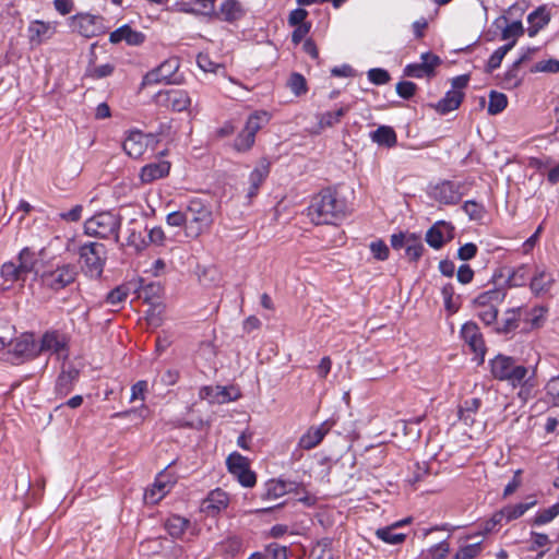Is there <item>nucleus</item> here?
Wrapping results in <instances>:
<instances>
[{"instance_id": "49", "label": "nucleus", "mask_w": 559, "mask_h": 559, "mask_svg": "<svg viewBox=\"0 0 559 559\" xmlns=\"http://www.w3.org/2000/svg\"><path fill=\"white\" fill-rule=\"evenodd\" d=\"M531 72L538 73V72H546V73H558L559 72V61L557 59H548V60H542L536 62L532 69Z\"/></svg>"}, {"instance_id": "14", "label": "nucleus", "mask_w": 559, "mask_h": 559, "mask_svg": "<svg viewBox=\"0 0 559 559\" xmlns=\"http://www.w3.org/2000/svg\"><path fill=\"white\" fill-rule=\"evenodd\" d=\"M152 140V134H144L139 130L130 131L123 142V150L130 157L139 158L144 154Z\"/></svg>"}, {"instance_id": "13", "label": "nucleus", "mask_w": 559, "mask_h": 559, "mask_svg": "<svg viewBox=\"0 0 559 559\" xmlns=\"http://www.w3.org/2000/svg\"><path fill=\"white\" fill-rule=\"evenodd\" d=\"M199 395L202 400H207L210 403L224 404L237 400L240 393L237 389L230 386H203Z\"/></svg>"}, {"instance_id": "23", "label": "nucleus", "mask_w": 559, "mask_h": 559, "mask_svg": "<svg viewBox=\"0 0 559 559\" xmlns=\"http://www.w3.org/2000/svg\"><path fill=\"white\" fill-rule=\"evenodd\" d=\"M432 193L436 200L444 204H454L461 200L459 187L451 181L436 186Z\"/></svg>"}, {"instance_id": "53", "label": "nucleus", "mask_w": 559, "mask_h": 559, "mask_svg": "<svg viewBox=\"0 0 559 559\" xmlns=\"http://www.w3.org/2000/svg\"><path fill=\"white\" fill-rule=\"evenodd\" d=\"M432 63H415L405 68V74L413 78H423L431 74Z\"/></svg>"}, {"instance_id": "51", "label": "nucleus", "mask_w": 559, "mask_h": 559, "mask_svg": "<svg viewBox=\"0 0 559 559\" xmlns=\"http://www.w3.org/2000/svg\"><path fill=\"white\" fill-rule=\"evenodd\" d=\"M129 292L130 289L127 285L118 286L107 295V302L112 306H118L127 299Z\"/></svg>"}, {"instance_id": "27", "label": "nucleus", "mask_w": 559, "mask_h": 559, "mask_svg": "<svg viewBox=\"0 0 559 559\" xmlns=\"http://www.w3.org/2000/svg\"><path fill=\"white\" fill-rule=\"evenodd\" d=\"M550 21V12L546 7H539L528 14L527 22L530 24L528 35L534 37Z\"/></svg>"}, {"instance_id": "1", "label": "nucleus", "mask_w": 559, "mask_h": 559, "mask_svg": "<svg viewBox=\"0 0 559 559\" xmlns=\"http://www.w3.org/2000/svg\"><path fill=\"white\" fill-rule=\"evenodd\" d=\"M310 219L317 224H336L346 215V203L331 189L322 190L313 197L308 207Z\"/></svg>"}, {"instance_id": "48", "label": "nucleus", "mask_w": 559, "mask_h": 559, "mask_svg": "<svg viewBox=\"0 0 559 559\" xmlns=\"http://www.w3.org/2000/svg\"><path fill=\"white\" fill-rule=\"evenodd\" d=\"M255 136L249 133L245 128L243 130L238 134V136L235 140L234 147L238 152H246L252 147L254 144Z\"/></svg>"}, {"instance_id": "60", "label": "nucleus", "mask_w": 559, "mask_h": 559, "mask_svg": "<svg viewBox=\"0 0 559 559\" xmlns=\"http://www.w3.org/2000/svg\"><path fill=\"white\" fill-rule=\"evenodd\" d=\"M454 289L452 285H445L442 288V296L445 307L449 311L455 312L457 310L456 304L453 301Z\"/></svg>"}, {"instance_id": "57", "label": "nucleus", "mask_w": 559, "mask_h": 559, "mask_svg": "<svg viewBox=\"0 0 559 559\" xmlns=\"http://www.w3.org/2000/svg\"><path fill=\"white\" fill-rule=\"evenodd\" d=\"M82 213H83V206L78 204L69 211L60 212L59 217H60V219H62L64 222L74 223V222H79L81 219Z\"/></svg>"}, {"instance_id": "44", "label": "nucleus", "mask_w": 559, "mask_h": 559, "mask_svg": "<svg viewBox=\"0 0 559 559\" xmlns=\"http://www.w3.org/2000/svg\"><path fill=\"white\" fill-rule=\"evenodd\" d=\"M507 96L502 93L492 91L489 95V104L487 108L488 114L498 115L507 107Z\"/></svg>"}, {"instance_id": "33", "label": "nucleus", "mask_w": 559, "mask_h": 559, "mask_svg": "<svg viewBox=\"0 0 559 559\" xmlns=\"http://www.w3.org/2000/svg\"><path fill=\"white\" fill-rule=\"evenodd\" d=\"M370 136L373 142L388 147H391L396 143V134L391 127H379L370 134Z\"/></svg>"}, {"instance_id": "2", "label": "nucleus", "mask_w": 559, "mask_h": 559, "mask_svg": "<svg viewBox=\"0 0 559 559\" xmlns=\"http://www.w3.org/2000/svg\"><path fill=\"white\" fill-rule=\"evenodd\" d=\"M490 371L495 379L508 381L512 386L528 385L534 371L519 365L512 357L497 355L490 360Z\"/></svg>"}, {"instance_id": "52", "label": "nucleus", "mask_w": 559, "mask_h": 559, "mask_svg": "<svg viewBox=\"0 0 559 559\" xmlns=\"http://www.w3.org/2000/svg\"><path fill=\"white\" fill-rule=\"evenodd\" d=\"M520 67V64L514 62L512 67L506 72L503 79V84L506 87L513 88L521 84L522 79L519 74Z\"/></svg>"}, {"instance_id": "63", "label": "nucleus", "mask_w": 559, "mask_h": 559, "mask_svg": "<svg viewBox=\"0 0 559 559\" xmlns=\"http://www.w3.org/2000/svg\"><path fill=\"white\" fill-rule=\"evenodd\" d=\"M147 389V382L146 381H138L131 388V396L130 402H134L136 400H144V394Z\"/></svg>"}, {"instance_id": "46", "label": "nucleus", "mask_w": 559, "mask_h": 559, "mask_svg": "<svg viewBox=\"0 0 559 559\" xmlns=\"http://www.w3.org/2000/svg\"><path fill=\"white\" fill-rule=\"evenodd\" d=\"M163 292V287L158 283H151L142 286L139 292V297L143 298L144 301L154 304L155 299H158Z\"/></svg>"}, {"instance_id": "29", "label": "nucleus", "mask_w": 559, "mask_h": 559, "mask_svg": "<svg viewBox=\"0 0 559 559\" xmlns=\"http://www.w3.org/2000/svg\"><path fill=\"white\" fill-rule=\"evenodd\" d=\"M245 11L241 4L236 0H224L219 7L217 15L226 22H235L242 17Z\"/></svg>"}, {"instance_id": "25", "label": "nucleus", "mask_w": 559, "mask_h": 559, "mask_svg": "<svg viewBox=\"0 0 559 559\" xmlns=\"http://www.w3.org/2000/svg\"><path fill=\"white\" fill-rule=\"evenodd\" d=\"M170 164L168 162H158L144 166L141 170L140 178L143 183H151L168 175Z\"/></svg>"}, {"instance_id": "35", "label": "nucleus", "mask_w": 559, "mask_h": 559, "mask_svg": "<svg viewBox=\"0 0 559 559\" xmlns=\"http://www.w3.org/2000/svg\"><path fill=\"white\" fill-rule=\"evenodd\" d=\"M480 400L477 397L469 399L464 402V405L460 408V419L465 425H472L474 423V415L480 407Z\"/></svg>"}, {"instance_id": "38", "label": "nucleus", "mask_w": 559, "mask_h": 559, "mask_svg": "<svg viewBox=\"0 0 559 559\" xmlns=\"http://www.w3.org/2000/svg\"><path fill=\"white\" fill-rule=\"evenodd\" d=\"M270 116L266 111H255L252 114L245 126V129L249 131L250 134L255 136L257 132L269 122Z\"/></svg>"}, {"instance_id": "50", "label": "nucleus", "mask_w": 559, "mask_h": 559, "mask_svg": "<svg viewBox=\"0 0 559 559\" xmlns=\"http://www.w3.org/2000/svg\"><path fill=\"white\" fill-rule=\"evenodd\" d=\"M287 85L296 96L302 95L307 92L306 79L299 73H293Z\"/></svg>"}, {"instance_id": "30", "label": "nucleus", "mask_w": 559, "mask_h": 559, "mask_svg": "<svg viewBox=\"0 0 559 559\" xmlns=\"http://www.w3.org/2000/svg\"><path fill=\"white\" fill-rule=\"evenodd\" d=\"M463 92L457 90L449 91L445 96L438 102L436 110L442 115L448 114L461 105L463 100Z\"/></svg>"}, {"instance_id": "39", "label": "nucleus", "mask_w": 559, "mask_h": 559, "mask_svg": "<svg viewBox=\"0 0 559 559\" xmlns=\"http://www.w3.org/2000/svg\"><path fill=\"white\" fill-rule=\"evenodd\" d=\"M424 246L420 239L414 234L407 235L405 239V252L409 260L416 261L421 257Z\"/></svg>"}, {"instance_id": "55", "label": "nucleus", "mask_w": 559, "mask_h": 559, "mask_svg": "<svg viewBox=\"0 0 559 559\" xmlns=\"http://www.w3.org/2000/svg\"><path fill=\"white\" fill-rule=\"evenodd\" d=\"M524 33L523 25L520 21L512 22L502 31V39H511L516 41V38Z\"/></svg>"}, {"instance_id": "41", "label": "nucleus", "mask_w": 559, "mask_h": 559, "mask_svg": "<svg viewBox=\"0 0 559 559\" xmlns=\"http://www.w3.org/2000/svg\"><path fill=\"white\" fill-rule=\"evenodd\" d=\"M514 45L515 40H511L509 44L503 45L493 51L487 63L489 72L500 67L504 56L514 47Z\"/></svg>"}, {"instance_id": "12", "label": "nucleus", "mask_w": 559, "mask_h": 559, "mask_svg": "<svg viewBox=\"0 0 559 559\" xmlns=\"http://www.w3.org/2000/svg\"><path fill=\"white\" fill-rule=\"evenodd\" d=\"M156 100L160 106L178 112L187 110L191 105V97L183 90L159 92L156 95Z\"/></svg>"}, {"instance_id": "7", "label": "nucleus", "mask_w": 559, "mask_h": 559, "mask_svg": "<svg viewBox=\"0 0 559 559\" xmlns=\"http://www.w3.org/2000/svg\"><path fill=\"white\" fill-rule=\"evenodd\" d=\"M506 293L501 289H490L475 299L477 316L487 325L496 322L498 306L503 301Z\"/></svg>"}, {"instance_id": "4", "label": "nucleus", "mask_w": 559, "mask_h": 559, "mask_svg": "<svg viewBox=\"0 0 559 559\" xmlns=\"http://www.w3.org/2000/svg\"><path fill=\"white\" fill-rule=\"evenodd\" d=\"M187 229L186 235L198 238L207 231L213 223V214L209 205L201 200H191L186 209Z\"/></svg>"}, {"instance_id": "56", "label": "nucleus", "mask_w": 559, "mask_h": 559, "mask_svg": "<svg viewBox=\"0 0 559 559\" xmlns=\"http://www.w3.org/2000/svg\"><path fill=\"white\" fill-rule=\"evenodd\" d=\"M368 79L376 85H382L390 81V74L384 69L374 68L368 71Z\"/></svg>"}, {"instance_id": "20", "label": "nucleus", "mask_w": 559, "mask_h": 559, "mask_svg": "<svg viewBox=\"0 0 559 559\" xmlns=\"http://www.w3.org/2000/svg\"><path fill=\"white\" fill-rule=\"evenodd\" d=\"M555 283L552 273L545 267H536L530 282V288L536 296L545 295L550 292Z\"/></svg>"}, {"instance_id": "19", "label": "nucleus", "mask_w": 559, "mask_h": 559, "mask_svg": "<svg viewBox=\"0 0 559 559\" xmlns=\"http://www.w3.org/2000/svg\"><path fill=\"white\" fill-rule=\"evenodd\" d=\"M332 424L324 421L319 426L310 427L299 439L298 445L304 450L316 448L330 431Z\"/></svg>"}, {"instance_id": "40", "label": "nucleus", "mask_w": 559, "mask_h": 559, "mask_svg": "<svg viewBox=\"0 0 559 559\" xmlns=\"http://www.w3.org/2000/svg\"><path fill=\"white\" fill-rule=\"evenodd\" d=\"M530 543H531L530 550L536 551V550L540 549V551L538 554V558H542L545 555L546 550L549 548V545L551 542H550L548 535L543 534V533L532 532Z\"/></svg>"}, {"instance_id": "54", "label": "nucleus", "mask_w": 559, "mask_h": 559, "mask_svg": "<svg viewBox=\"0 0 559 559\" xmlns=\"http://www.w3.org/2000/svg\"><path fill=\"white\" fill-rule=\"evenodd\" d=\"M198 66L204 72L218 73L223 66L210 59L207 55L200 53L197 59Z\"/></svg>"}, {"instance_id": "37", "label": "nucleus", "mask_w": 559, "mask_h": 559, "mask_svg": "<svg viewBox=\"0 0 559 559\" xmlns=\"http://www.w3.org/2000/svg\"><path fill=\"white\" fill-rule=\"evenodd\" d=\"M188 525V520L178 515H174L167 520L166 530L171 537L181 538Z\"/></svg>"}, {"instance_id": "22", "label": "nucleus", "mask_w": 559, "mask_h": 559, "mask_svg": "<svg viewBox=\"0 0 559 559\" xmlns=\"http://www.w3.org/2000/svg\"><path fill=\"white\" fill-rule=\"evenodd\" d=\"M28 39L32 45H40L44 40L50 38L55 32V25L52 23H46L43 21H33L28 26Z\"/></svg>"}, {"instance_id": "42", "label": "nucleus", "mask_w": 559, "mask_h": 559, "mask_svg": "<svg viewBox=\"0 0 559 559\" xmlns=\"http://www.w3.org/2000/svg\"><path fill=\"white\" fill-rule=\"evenodd\" d=\"M536 504L535 500L526 503H518L514 506H508L502 509V514L507 515V522L513 521L521 518L527 510Z\"/></svg>"}, {"instance_id": "26", "label": "nucleus", "mask_w": 559, "mask_h": 559, "mask_svg": "<svg viewBox=\"0 0 559 559\" xmlns=\"http://www.w3.org/2000/svg\"><path fill=\"white\" fill-rule=\"evenodd\" d=\"M409 522H411V519H405V520L395 522L390 526L378 528L376 531V535L378 538H380L381 540H383L386 544H391V545L401 544L405 539V534L396 533L395 530L397 527H401L404 524L409 523Z\"/></svg>"}, {"instance_id": "11", "label": "nucleus", "mask_w": 559, "mask_h": 559, "mask_svg": "<svg viewBox=\"0 0 559 559\" xmlns=\"http://www.w3.org/2000/svg\"><path fill=\"white\" fill-rule=\"evenodd\" d=\"M76 276L75 266L64 264L56 270L44 274V283L53 290H60L74 282Z\"/></svg>"}, {"instance_id": "28", "label": "nucleus", "mask_w": 559, "mask_h": 559, "mask_svg": "<svg viewBox=\"0 0 559 559\" xmlns=\"http://www.w3.org/2000/svg\"><path fill=\"white\" fill-rule=\"evenodd\" d=\"M270 173V162L265 158H262L257 167L250 174V189L248 195L251 198L257 194V191L264 179L267 177Z\"/></svg>"}, {"instance_id": "43", "label": "nucleus", "mask_w": 559, "mask_h": 559, "mask_svg": "<svg viewBox=\"0 0 559 559\" xmlns=\"http://www.w3.org/2000/svg\"><path fill=\"white\" fill-rule=\"evenodd\" d=\"M559 515V501L554 506L540 510L533 520V525H545L550 523L556 516Z\"/></svg>"}, {"instance_id": "8", "label": "nucleus", "mask_w": 559, "mask_h": 559, "mask_svg": "<svg viewBox=\"0 0 559 559\" xmlns=\"http://www.w3.org/2000/svg\"><path fill=\"white\" fill-rule=\"evenodd\" d=\"M11 349L9 358L13 364H20L24 360H29L38 356L37 343L33 334H22L20 337L11 342Z\"/></svg>"}, {"instance_id": "21", "label": "nucleus", "mask_w": 559, "mask_h": 559, "mask_svg": "<svg viewBox=\"0 0 559 559\" xmlns=\"http://www.w3.org/2000/svg\"><path fill=\"white\" fill-rule=\"evenodd\" d=\"M37 348L38 355L40 353L50 352L61 356L66 349V337L56 331H48L41 336Z\"/></svg>"}, {"instance_id": "6", "label": "nucleus", "mask_w": 559, "mask_h": 559, "mask_svg": "<svg viewBox=\"0 0 559 559\" xmlns=\"http://www.w3.org/2000/svg\"><path fill=\"white\" fill-rule=\"evenodd\" d=\"M80 258L83 260V270L91 277H99L103 273L106 248L99 242H88L81 247Z\"/></svg>"}, {"instance_id": "62", "label": "nucleus", "mask_w": 559, "mask_h": 559, "mask_svg": "<svg viewBox=\"0 0 559 559\" xmlns=\"http://www.w3.org/2000/svg\"><path fill=\"white\" fill-rule=\"evenodd\" d=\"M416 85L409 81H403L396 84V93L403 98H409L414 95Z\"/></svg>"}, {"instance_id": "45", "label": "nucleus", "mask_w": 559, "mask_h": 559, "mask_svg": "<svg viewBox=\"0 0 559 559\" xmlns=\"http://www.w3.org/2000/svg\"><path fill=\"white\" fill-rule=\"evenodd\" d=\"M477 537H480V539L467 544L465 546H462L460 550L456 552L455 559H473L475 558L481 550V537L483 534L478 533Z\"/></svg>"}, {"instance_id": "36", "label": "nucleus", "mask_w": 559, "mask_h": 559, "mask_svg": "<svg viewBox=\"0 0 559 559\" xmlns=\"http://www.w3.org/2000/svg\"><path fill=\"white\" fill-rule=\"evenodd\" d=\"M349 110V107H341L335 111H328L319 117V128L323 130L325 128H331L338 123L342 117Z\"/></svg>"}, {"instance_id": "58", "label": "nucleus", "mask_w": 559, "mask_h": 559, "mask_svg": "<svg viewBox=\"0 0 559 559\" xmlns=\"http://www.w3.org/2000/svg\"><path fill=\"white\" fill-rule=\"evenodd\" d=\"M166 222L169 226L180 227L185 226V230L187 229V213L185 212H171L167 215Z\"/></svg>"}, {"instance_id": "10", "label": "nucleus", "mask_w": 559, "mask_h": 559, "mask_svg": "<svg viewBox=\"0 0 559 559\" xmlns=\"http://www.w3.org/2000/svg\"><path fill=\"white\" fill-rule=\"evenodd\" d=\"M71 26L73 31L87 38L104 34L106 31L103 17L92 14H79L73 16Z\"/></svg>"}, {"instance_id": "15", "label": "nucleus", "mask_w": 559, "mask_h": 559, "mask_svg": "<svg viewBox=\"0 0 559 559\" xmlns=\"http://www.w3.org/2000/svg\"><path fill=\"white\" fill-rule=\"evenodd\" d=\"M461 335L468 347L475 353L479 360L483 361L486 347L478 326L472 322L465 323L462 326Z\"/></svg>"}, {"instance_id": "61", "label": "nucleus", "mask_w": 559, "mask_h": 559, "mask_svg": "<svg viewBox=\"0 0 559 559\" xmlns=\"http://www.w3.org/2000/svg\"><path fill=\"white\" fill-rule=\"evenodd\" d=\"M370 250L374 258L378 260H385L389 255V248L382 241H373L370 245Z\"/></svg>"}, {"instance_id": "34", "label": "nucleus", "mask_w": 559, "mask_h": 559, "mask_svg": "<svg viewBox=\"0 0 559 559\" xmlns=\"http://www.w3.org/2000/svg\"><path fill=\"white\" fill-rule=\"evenodd\" d=\"M531 276V270L527 264H521L513 269L508 275V283L512 287L524 286Z\"/></svg>"}, {"instance_id": "31", "label": "nucleus", "mask_w": 559, "mask_h": 559, "mask_svg": "<svg viewBox=\"0 0 559 559\" xmlns=\"http://www.w3.org/2000/svg\"><path fill=\"white\" fill-rule=\"evenodd\" d=\"M293 487L292 483L280 479H271L265 484V492L263 499H278L286 495Z\"/></svg>"}, {"instance_id": "47", "label": "nucleus", "mask_w": 559, "mask_h": 559, "mask_svg": "<svg viewBox=\"0 0 559 559\" xmlns=\"http://www.w3.org/2000/svg\"><path fill=\"white\" fill-rule=\"evenodd\" d=\"M1 275L5 281L15 282V281H24L25 276L22 272H20L19 264L13 262H7L1 267Z\"/></svg>"}, {"instance_id": "59", "label": "nucleus", "mask_w": 559, "mask_h": 559, "mask_svg": "<svg viewBox=\"0 0 559 559\" xmlns=\"http://www.w3.org/2000/svg\"><path fill=\"white\" fill-rule=\"evenodd\" d=\"M114 72V66L110 63L102 64L90 69L87 74L93 79H103Z\"/></svg>"}, {"instance_id": "18", "label": "nucleus", "mask_w": 559, "mask_h": 559, "mask_svg": "<svg viewBox=\"0 0 559 559\" xmlns=\"http://www.w3.org/2000/svg\"><path fill=\"white\" fill-rule=\"evenodd\" d=\"M229 503L228 495L222 489L211 491L201 503V511L209 516H215L227 508Z\"/></svg>"}, {"instance_id": "64", "label": "nucleus", "mask_w": 559, "mask_h": 559, "mask_svg": "<svg viewBox=\"0 0 559 559\" xmlns=\"http://www.w3.org/2000/svg\"><path fill=\"white\" fill-rule=\"evenodd\" d=\"M308 15V12L304 9H295L290 12L288 16V23L292 26H299L301 24H307L305 22L306 17Z\"/></svg>"}, {"instance_id": "5", "label": "nucleus", "mask_w": 559, "mask_h": 559, "mask_svg": "<svg viewBox=\"0 0 559 559\" xmlns=\"http://www.w3.org/2000/svg\"><path fill=\"white\" fill-rule=\"evenodd\" d=\"M179 68L180 60L177 57L166 59L143 76L141 87L144 88L157 84H181L183 79L178 73Z\"/></svg>"}, {"instance_id": "17", "label": "nucleus", "mask_w": 559, "mask_h": 559, "mask_svg": "<svg viewBox=\"0 0 559 559\" xmlns=\"http://www.w3.org/2000/svg\"><path fill=\"white\" fill-rule=\"evenodd\" d=\"M174 481L167 474H159L151 488L144 492L146 503L155 504L159 502L171 489Z\"/></svg>"}, {"instance_id": "24", "label": "nucleus", "mask_w": 559, "mask_h": 559, "mask_svg": "<svg viewBox=\"0 0 559 559\" xmlns=\"http://www.w3.org/2000/svg\"><path fill=\"white\" fill-rule=\"evenodd\" d=\"M144 34L132 29L129 25H123L119 27L118 29L114 31L109 36V40L112 44H117L124 40L132 46L141 45L144 41Z\"/></svg>"}, {"instance_id": "9", "label": "nucleus", "mask_w": 559, "mask_h": 559, "mask_svg": "<svg viewBox=\"0 0 559 559\" xmlns=\"http://www.w3.org/2000/svg\"><path fill=\"white\" fill-rule=\"evenodd\" d=\"M228 471L238 479L243 487H253L257 483L255 474L250 469L247 457L234 452L227 457Z\"/></svg>"}, {"instance_id": "16", "label": "nucleus", "mask_w": 559, "mask_h": 559, "mask_svg": "<svg viewBox=\"0 0 559 559\" xmlns=\"http://www.w3.org/2000/svg\"><path fill=\"white\" fill-rule=\"evenodd\" d=\"M453 238V227L443 221L437 222L426 234L427 243L433 249H440Z\"/></svg>"}, {"instance_id": "32", "label": "nucleus", "mask_w": 559, "mask_h": 559, "mask_svg": "<svg viewBox=\"0 0 559 559\" xmlns=\"http://www.w3.org/2000/svg\"><path fill=\"white\" fill-rule=\"evenodd\" d=\"M20 272L25 275L32 272H36V266L39 262L38 254L32 251L29 248H24L17 258Z\"/></svg>"}, {"instance_id": "3", "label": "nucleus", "mask_w": 559, "mask_h": 559, "mask_svg": "<svg viewBox=\"0 0 559 559\" xmlns=\"http://www.w3.org/2000/svg\"><path fill=\"white\" fill-rule=\"evenodd\" d=\"M121 216L110 211L100 212L90 217L84 223V233L90 237L114 239L119 242Z\"/></svg>"}]
</instances>
